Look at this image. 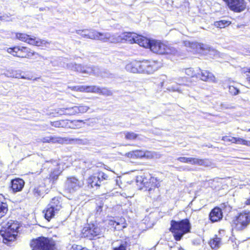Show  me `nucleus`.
<instances>
[{"label": "nucleus", "mask_w": 250, "mask_h": 250, "mask_svg": "<svg viewBox=\"0 0 250 250\" xmlns=\"http://www.w3.org/2000/svg\"><path fill=\"white\" fill-rule=\"evenodd\" d=\"M200 77H197L204 81H214L215 77L213 75L208 71H201L200 70Z\"/></svg>", "instance_id": "a878e982"}, {"label": "nucleus", "mask_w": 250, "mask_h": 250, "mask_svg": "<svg viewBox=\"0 0 250 250\" xmlns=\"http://www.w3.org/2000/svg\"><path fill=\"white\" fill-rule=\"evenodd\" d=\"M72 249L73 250H87L84 248H83L81 246L76 245L72 246Z\"/></svg>", "instance_id": "864d4df0"}, {"label": "nucleus", "mask_w": 250, "mask_h": 250, "mask_svg": "<svg viewBox=\"0 0 250 250\" xmlns=\"http://www.w3.org/2000/svg\"><path fill=\"white\" fill-rule=\"evenodd\" d=\"M191 224L188 219L179 221L172 220L170 221L169 230L173 234L176 241H180L184 235L189 233L191 229Z\"/></svg>", "instance_id": "f257e3e1"}, {"label": "nucleus", "mask_w": 250, "mask_h": 250, "mask_svg": "<svg viewBox=\"0 0 250 250\" xmlns=\"http://www.w3.org/2000/svg\"><path fill=\"white\" fill-rule=\"evenodd\" d=\"M65 110H66V108H64H64H60L56 109L55 112H56V114L60 115H67L66 112Z\"/></svg>", "instance_id": "8fccbe9b"}, {"label": "nucleus", "mask_w": 250, "mask_h": 250, "mask_svg": "<svg viewBox=\"0 0 250 250\" xmlns=\"http://www.w3.org/2000/svg\"><path fill=\"white\" fill-rule=\"evenodd\" d=\"M124 134L125 135V139L127 140H134L138 136V135L137 134H135V133L132 132H125L124 133Z\"/></svg>", "instance_id": "ea45409f"}, {"label": "nucleus", "mask_w": 250, "mask_h": 250, "mask_svg": "<svg viewBox=\"0 0 250 250\" xmlns=\"http://www.w3.org/2000/svg\"><path fill=\"white\" fill-rule=\"evenodd\" d=\"M33 194L36 196H42L44 192V187L42 186H38L35 187L33 190Z\"/></svg>", "instance_id": "4c0bfd02"}, {"label": "nucleus", "mask_w": 250, "mask_h": 250, "mask_svg": "<svg viewBox=\"0 0 250 250\" xmlns=\"http://www.w3.org/2000/svg\"><path fill=\"white\" fill-rule=\"evenodd\" d=\"M3 74L8 77L18 78V74L13 69H8L3 73Z\"/></svg>", "instance_id": "58836bf2"}, {"label": "nucleus", "mask_w": 250, "mask_h": 250, "mask_svg": "<svg viewBox=\"0 0 250 250\" xmlns=\"http://www.w3.org/2000/svg\"><path fill=\"white\" fill-rule=\"evenodd\" d=\"M126 70L128 72L137 73V68H136V61H133L128 63L125 67Z\"/></svg>", "instance_id": "473e14b6"}, {"label": "nucleus", "mask_w": 250, "mask_h": 250, "mask_svg": "<svg viewBox=\"0 0 250 250\" xmlns=\"http://www.w3.org/2000/svg\"><path fill=\"white\" fill-rule=\"evenodd\" d=\"M209 244L212 249L217 250L222 245L221 238L216 236L210 240Z\"/></svg>", "instance_id": "7c9ffc66"}, {"label": "nucleus", "mask_w": 250, "mask_h": 250, "mask_svg": "<svg viewBox=\"0 0 250 250\" xmlns=\"http://www.w3.org/2000/svg\"><path fill=\"white\" fill-rule=\"evenodd\" d=\"M177 160L182 163L204 166H208V163L206 159H200L191 157H180L177 158Z\"/></svg>", "instance_id": "a211bd4d"}, {"label": "nucleus", "mask_w": 250, "mask_h": 250, "mask_svg": "<svg viewBox=\"0 0 250 250\" xmlns=\"http://www.w3.org/2000/svg\"><path fill=\"white\" fill-rule=\"evenodd\" d=\"M243 72L244 73L246 74L248 76L247 79L250 84V68H244L243 69Z\"/></svg>", "instance_id": "603ef678"}, {"label": "nucleus", "mask_w": 250, "mask_h": 250, "mask_svg": "<svg viewBox=\"0 0 250 250\" xmlns=\"http://www.w3.org/2000/svg\"><path fill=\"white\" fill-rule=\"evenodd\" d=\"M232 139L233 143L242 145H244L245 141V140L240 138L232 137Z\"/></svg>", "instance_id": "a18cd8bd"}, {"label": "nucleus", "mask_w": 250, "mask_h": 250, "mask_svg": "<svg viewBox=\"0 0 250 250\" xmlns=\"http://www.w3.org/2000/svg\"><path fill=\"white\" fill-rule=\"evenodd\" d=\"M249 131H250V128L248 130Z\"/></svg>", "instance_id": "e2e57ef3"}, {"label": "nucleus", "mask_w": 250, "mask_h": 250, "mask_svg": "<svg viewBox=\"0 0 250 250\" xmlns=\"http://www.w3.org/2000/svg\"><path fill=\"white\" fill-rule=\"evenodd\" d=\"M0 20H4L2 17H0Z\"/></svg>", "instance_id": "bf43d9fd"}, {"label": "nucleus", "mask_w": 250, "mask_h": 250, "mask_svg": "<svg viewBox=\"0 0 250 250\" xmlns=\"http://www.w3.org/2000/svg\"><path fill=\"white\" fill-rule=\"evenodd\" d=\"M67 67L72 70L77 71L82 73L95 75H100L99 68L96 66H83L81 64L70 63L67 64Z\"/></svg>", "instance_id": "6e6552de"}, {"label": "nucleus", "mask_w": 250, "mask_h": 250, "mask_svg": "<svg viewBox=\"0 0 250 250\" xmlns=\"http://www.w3.org/2000/svg\"><path fill=\"white\" fill-rule=\"evenodd\" d=\"M50 124L52 126L55 127H66L68 122L66 120H60L55 122H51Z\"/></svg>", "instance_id": "f704fd0d"}, {"label": "nucleus", "mask_w": 250, "mask_h": 250, "mask_svg": "<svg viewBox=\"0 0 250 250\" xmlns=\"http://www.w3.org/2000/svg\"><path fill=\"white\" fill-rule=\"evenodd\" d=\"M185 45L186 46H187L192 49L193 51L198 53H201V51L206 49L205 45L204 44L196 42H189L186 41L185 42Z\"/></svg>", "instance_id": "5701e85b"}, {"label": "nucleus", "mask_w": 250, "mask_h": 250, "mask_svg": "<svg viewBox=\"0 0 250 250\" xmlns=\"http://www.w3.org/2000/svg\"><path fill=\"white\" fill-rule=\"evenodd\" d=\"M21 78H22V79H25V78L24 77H23V76H22V77H21Z\"/></svg>", "instance_id": "680f3d73"}, {"label": "nucleus", "mask_w": 250, "mask_h": 250, "mask_svg": "<svg viewBox=\"0 0 250 250\" xmlns=\"http://www.w3.org/2000/svg\"><path fill=\"white\" fill-rule=\"evenodd\" d=\"M145 153H144V151L141 150H134V155L135 158H144V155Z\"/></svg>", "instance_id": "c03bdc74"}, {"label": "nucleus", "mask_w": 250, "mask_h": 250, "mask_svg": "<svg viewBox=\"0 0 250 250\" xmlns=\"http://www.w3.org/2000/svg\"><path fill=\"white\" fill-rule=\"evenodd\" d=\"M24 184V181L22 179L17 178L11 181V187L13 192H19L22 189Z\"/></svg>", "instance_id": "412c9836"}, {"label": "nucleus", "mask_w": 250, "mask_h": 250, "mask_svg": "<svg viewBox=\"0 0 250 250\" xmlns=\"http://www.w3.org/2000/svg\"><path fill=\"white\" fill-rule=\"evenodd\" d=\"M105 230V229L99 224H90L83 229L82 234L83 237L93 239L103 236Z\"/></svg>", "instance_id": "7ed1b4c3"}, {"label": "nucleus", "mask_w": 250, "mask_h": 250, "mask_svg": "<svg viewBox=\"0 0 250 250\" xmlns=\"http://www.w3.org/2000/svg\"><path fill=\"white\" fill-rule=\"evenodd\" d=\"M150 183H151V186L148 189L150 197L155 198L159 194L158 188L160 186V182H158L157 178L151 177L150 179Z\"/></svg>", "instance_id": "6ab92c4d"}, {"label": "nucleus", "mask_w": 250, "mask_h": 250, "mask_svg": "<svg viewBox=\"0 0 250 250\" xmlns=\"http://www.w3.org/2000/svg\"><path fill=\"white\" fill-rule=\"evenodd\" d=\"M250 224V212L244 211L240 213L233 220V227L238 231L245 229Z\"/></svg>", "instance_id": "39448f33"}, {"label": "nucleus", "mask_w": 250, "mask_h": 250, "mask_svg": "<svg viewBox=\"0 0 250 250\" xmlns=\"http://www.w3.org/2000/svg\"><path fill=\"white\" fill-rule=\"evenodd\" d=\"M104 204L100 202L96 208V215L97 216L100 215L103 210Z\"/></svg>", "instance_id": "49530a36"}, {"label": "nucleus", "mask_w": 250, "mask_h": 250, "mask_svg": "<svg viewBox=\"0 0 250 250\" xmlns=\"http://www.w3.org/2000/svg\"><path fill=\"white\" fill-rule=\"evenodd\" d=\"M150 50L159 54H174L176 52L175 48L167 43L154 40H152Z\"/></svg>", "instance_id": "423d86ee"}, {"label": "nucleus", "mask_w": 250, "mask_h": 250, "mask_svg": "<svg viewBox=\"0 0 250 250\" xmlns=\"http://www.w3.org/2000/svg\"><path fill=\"white\" fill-rule=\"evenodd\" d=\"M7 52L14 56L21 58H30L35 55L39 56L38 53L35 52H31L29 48L25 47L15 46L12 48H9L7 49Z\"/></svg>", "instance_id": "1a4fd4ad"}, {"label": "nucleus", "mask_w": 250, "mask_h": 250, "mask_svg": "<svg viewBox=\"0 0 250 250\" xmlns=\"http://www.w3.org/2000/svg\"><path fill=\"white\" fill-rule=\"evenodd\" d=\"M144 153H145L144 158H146L147 159H151L153 158L154 156V153L151 151H144Z\"/></svg>", "instance_id": "de8ad7c7"}, {"label": "nucleus", "mask_w": 250, "mask_h": 250, "mask_svg": "<svg viewBox=\"0 0 250 250\" xmlns=\"http://www.w3.org/2000/svg\"><path fill=\"white\" fill-rule=\"evenodd\" d=\"M43 213L44 214L45 218L49 221L51 218L54 217L56 213H58V212L56 211L54 209L47 206L45 209L43 210Z\"/></svg>", "instance_id": "cd10ccee"}, {"label": "nucleus", "mask_w": 250, "mask_h": 250, "mask_svg": "<svg viewBox=\"0 0 250 250\" xmlns=\"http://www.w3.org/2000/svg\"><path fill=\"white\" fill-rule=\"evenodd\" d=\"M244 145L250 146V141L245 140Z\"/></svg>", "instance_id": "4d7b16f0"}, {"label": "nucleus", "mask_w": 250, "mask_h": 250, "mask_svg": "<svg viewBox=\"0 0 250 250\" xmlns=\"http://www.w3.org/2000/svg\"><path fill=\"white\" fill-rule=\"evenodd\" d=\"M127 244L126 242H122L119 247H116L114 250H126Z\"/></svg>", "instance_id": "09e8293b"}, {"label": "nucleus", "mask_w": 250, "mask_h": 250, "mask_svg": "<svg viewBox=\"0 0 250 250\" xmlns=\"http://www.w3.org/2000/svg\"><path fill=\"white\" fill-rule=\"evenodd\" d=\"M176 83L179 86L175 87H167V89L169 91H177L180 93H182L185 94H188L187 91L188 90V88L191 86V84L189 83V82L187 78L185 77H181L178 78Z\"/></svg>", "instance_id": "9d476101"}, {"label": "nucleus", "mask_w": 250, "mask_h": 250, "mask_svg": "<svg viewBox=\"0 0 250 250\" xmlns=\"http://www.w3.org/2000/svg\"><path fill=\"white\" fill-rule=\"evenodd\" d=\"M89 108V106L83 104H79L78 106H76L77 114L84 113L86 112Z\"/></svg>", "instance_id": "c9c22d12"}, {"label": "nucleus", "mask_w": 250, "mask_h": 250, "mask_svg": "<svg viewBox=\"0 0 250 250\" xmlns=\"http://www.w3.org/2000/svg\"><path fill=\"white\" fill-rule=\"evenodd\" d=\"M32 250H54L53 241L44 237H38L33 240L30 243Z\"/></svg>", "instance_id": "20e7f679"}, {"label": "nucleus", "mask_w": 250, "mask_h": 250, "mask_svg": "<svg viewBox=\"0 0 250 250\" xmlns=\"http://www.w3.org/2000/svg\"><path fill=\"white\" fill-rule=\"evenodd\" d=\"M97 88L98 89V91L93 92V93H100L105 96H110L112 95L111 91L106 88H101L98 86H97Z\"/></svg>", "instance_id": "e433bc0d"}, {"label": "nucleus", "mask_w": 250, "mask_h": 250, "mask_svg": "<svg viewBox=\"0 0 250 250\" xmlns=\"http://www.w3.org/2000/svg\"><path fill=\"white\" fill-rule=\"evenodd\" d=\"M165 84V82L162 83V86H163Z\"/></svg>", "instance_id": "052dcab7"}, {"label": "nucleus", "mask_w": 250, "mask_h": 250, "mask_svg": "<svg viewBox=\"0 0 250 250\" xmlns=\"http://www.w3.org/2000/svg\"><path fill=\"white\" fill-rule=\"evenodd\" d=\"M108 177L107 175L104 172H99L96 175L91 176L87 179V186L89 188H97L104 180H107Z\"/></svg>", "instance_id": "9b49d317"}, {"label": "nucleus", "mask_w": 250, "mask_h": 250, "mask_svg": "<svg viewBox=\"0 0 250 250\" xmlns=\"http://www.w3.org/2000/svg\"><path fill=\"white\" fill-rule=\"evenodd\" d=\"M61 172L62 171L60 170H55L51 173L50 178L53 180H56Z\"/></svg>", "instance_id": "79ce46f5"}, {"label": "nucleus", "mask_w": 250, "mask_h": 250, "mask_svg": "<svg viewBox=\"0 0 250 250\" xmlns=\"http://www.w3.org/2000/svg\"><path fill=\"white\" fill-rule=\"evenodd\" d=\"M229 8L235 12L244 11L246 7L244 0H223Z\"/></svg>", "instance_id": "dca6fc26"}, {"label": "nucleus", "mask_w": 250, "mask_h": 250, "mask_svg": "<svg viewBox=\"0 0 250 250\" xmlns=\"http://www.w3.org/2000/svg\"><path fill=\"white\" fill-rule=\"evenodd\" d=\"M72 90L81 92H97L98 88L97 86H87V85H76L74 86H68Z\"/></svg>", "instance_id": "aec40b11"}, {"label": "nucleus", "mask_w": 250, "mask_h": 250, "mask_svg": "<svg viewBox=\"0 0 250 250\" xmlns=\"http://www.w3.org/2000/svg\"><path fill=\"white\" fill-rule=\"evenodd\" d=\"M139 35L133 32H124L121 34L116 33L117 43L128 42L130 43H136Z\"/></svg>", "instance_id": "2eb2a0df"}, {"label": "nucleus", "mask_w": 250, "mask_h": 250, "mask_svg": "<svg viewBox=\"0 0 250 250\" xmlns=\"http://www.w3.org/2000/svg\"><path fill=\"white\" fill-rule=\"evenodd\" d=\"M93 31H89L87 30H76V33L81 36L83 38H88L93 39L94 37L93 36Z\"/></svg>", "instance_id": "c756f323"}, {"label": "nucleus", "mask_w": 250, "mask_h": 250, "mask_svg": "<svg viewBox=\"0 0 250 250\" xmlns=\"http://www.w3.org/2000/svg\"><path fill=\"white\" fill-rule=\"evenodd\" d=\"M48 206L58 212H59L62 208L61 201L57 197L53 198Z\"/></svg>", "instance_id": "bb28decb"}, {"label": "nucleus", "mask_w": 250, "mask_h": 250, "mask_svg": "<svg viewBox=\"0 0 250 250\" xmlns=\"http://www.w3.org/2000/svg\"><path fill=\"white\" fill-rule=\"evenodd\" d=\"M83 185V181H79L75 177H69L67 179L65 187L66 189L70 192L75 191Z\"/></svg>", "instance_id": "4468645a"}, {"label": "nucleus", "mask_w": 250, "mask_h": 250, "mask_svg": "<svg viewBox=\"0 0 250 250\" xmlns=\"http://www.w3.org/2000/svg\"><path fill=\"white\" fill-rule=\"evenodd\" d=\"M209 216L212 222H217L223 217L222 210L218 207H215L211 210Z\"/></svg>", "instance_id": "4be33fe9"}, {"label": "nucleus", "mask_w": 250, "mask_h": 250, "mask_svg": "<svg viewBox=\"0 0 250 250\" xmlns=\"http://www.w3.org/2000/svg\"><path fill=\"white\" fill-rule=\"evenodd\" d=\"M229 93L233 95H236L240 92L239 90L234 86H229Z\"/></svg>", "instance_id": "37998d69"}, {"label": "nucleus", "mask_w": 250, "mask_h": 250, "mask_svg": "<svg viewBox=\"0 0 250 250\" xmlns=\"http://www.w3.org/2000/svg\"><path fill=\"white\" fill-rule=\"evenodd\" d=\"M232 137H229L227 136H224L222 138V140L225 142H231L233 143Z\"/></svg>", "instance_id": "6e6d98bb"}, {"label": "nucleus", "mask_w": 250, "mask_h": 250, "mask_svg": "<svg viewBox=\"0 0 250 250\" xmlns=\"http://www.w3.org/2000/svg\"><path fill=\"white\" fill-rule=\"evenodd\" d=\"M158 62L154 61L143 60L142 61V68L143 74H152L158 68Z\"/></svg>", "instance_id": "f3484780"}, {"label": "nucleus", "mask_w": 250, "mask_h": 250, "mask_svg": "<svg viewBox=\"0 0 250 250\" xmlns=\"http://www.w3.org/2000/svg\"><path fill=\"white\" fill-rule=\"evenodd\" d=\"M73 141L76 143L82 144L84 143V141L78 138H62L57 136H46L39 139L38 142L42 143H58L62 144L63 143H67L68 142Z\"/></svg>", "instance_id": "0eeeda50"}, {"label": "nucleus", "mask_w": 250, "mask_h": 250, "mask_svg": "<svg viewBox=\"0 0 250 250\" xmlns=\"http://www.w3.org/2000/svg\"><path fill=\"white\" fill-rule=\"evenodd\" d=\"M5 199L0 195V218L3 217L7 211V205L5 202Z\"/></svg>", "instance_id": "c85d7f7f"}, {"label": "nucleus", "mask_w": 250, "mask_h": 250, "mask_svg": "<svg viewBox=\"0 0 250 250\" xmlns=\"http://www.w3.org/2000/svg\"><path fill=\"white\" fill-rule=\"evenodd\" d=\"M16 37L19 40L27 42L28 43L37 46H42L45 45L47 42L44 40H42L37 38H32L27 34L24 33H17Z\"/></svg>", "instance_id": "f8f14e48"}, {"label": "nucleus", "mask_w": 250, "mask_h": 250, "mask_svg": "<svg viewBox=\"0 0 250 250\" xmlns=\"http://www.w3.org/2000/svg\"><path fill=\"white\" fill-rule=\"evenodd\" d=\"M108 224L117 230H122L126 227V223L124 218H121L118 221L112 220H109Z\"/></svg>", "instance_id": "b1692460"}, {"label": "nucleus", "mask_w": 250, "mask_h": 250, "mask_svg": "<svg viewBox=\"0 0 250 250\" xmlns=\"http://www.w3.org/2000/svg\"><path fill=\"white\" fill-rule=\"evenodd\" d=\"M93 40H97L103 42L117 43L116 33L111 34L108 32L101 33L94 30Z\"/></svg>", "instance_id": "ddd939ff"}, {"label": "nucleus", "mask_w": 250, "mask_h": 250, "mask_svg": "<svg viewBox=\"0 0 250 250\" xmlns=\"http://www.w3.org/2000/svg\"><path fill=\"white\" fill-rule=\"evenodd\" d=\"M136 68H137V73H143L142 68V61H136Z\"/></svg>", "instance_id": "3c124183"}, {"label": "nucleus", "mask_w": 250, "mask_h": 250, "mask_svg": "<svg viewBox=\"0 0 250 250\" xmlns=\"http://www.w3.org/2000/svg\"><path fill=\"white\" fill-rule=\"evenodd\" d=\"M200 69L197 68L196 70L193 69V68H189L185 69V73L191 77H200Z\"/></svg>", "instance_id": "2f4dec72"}, {"label": "nucleus", "mask_w": 250, "mask_h": 250, "mask_svg": "<svg viewBox=\"0 0 250 250\" xmlns=\"http://www.w3.org/2000/svg\"><path fill=\"white\" fill-rule=\"evenodd\" d=\"M66 112L67 115L72 116L77 114L76 106L72 107H66Z\"/></svg>", "instance_id": "a19ab883"}, {"label": "nucleus", "mask_w": 250, "mask_h": 250, "mask_svg": "<svg viewBox=\"0 0 250 250\" xmlns=\"http://www.w3.org/2000/svg\"><path fill=\"white\" fill-rule=\"evenodd\" d=\"M231 23V22L230 21L223 20L219 21H217L214 22V25L217 27L220 28H225L226 27H227Z\"/></svg>", "instance_id": "72a5a7b5"}, {"label": "nucleus", "mask_w": 250, "mask_h": 250, "mask_svg": "<svg viewBox=\"0 0 250 250\" xmlns=\"http://www.w3.org/2000/svg\"><path fill=\"white\" fill-rule=\"evenodd\" d=\"M75 122L76 123H83V124L84 123V122L82 120H77V121H75Z\"/></svg>", "instance_id": "13d9d810"}, {"label": "nucleus", "mask_w": 250, "mask_h": 250, "mask_svg": "<svg viewBox=\"0 0 250 250\" xmlns=\"http://www.w3.org/2000/svg\"><path fill=\"white\" fill-rule=\"evenodd\" d=\"M20 224L17 222L10 221L3 228L4 229L0 231V234L3 238V242L7 245L14 241L16 238Z\"/></svg>", "instance_id": "f03ea898"}, {"label": "nucleus", "mask_w": 250, "mask_h": 250, "mask_svg": "<svg viewBox=\"0 0 250 250\" xmlns=\"http://www.w3.org/2000/svg\"><path fill=\"white\" fill-rule=\"evenodd\" d=\"M153 40H150L144 36L139 35L136 43L138 44L140 46H143L145 48H149L150 49V46Z\"/></svg>", "instance_id": "393cba45"}, {"label": "nucleus", "mask_w": 250, "mask_h": 250, "mask_svg": "<svg viewBox=\"0 0 250 250\" xmlns=\"http://www.w3.org/2000/svg\"><path fill=\"white\" fill-rule=\"evenodd\" d=\"M125 156L128 158H135L134 150L126 153Z\"/></svg>", "instance_id": "5fc2aeb1"}]
</instances>
